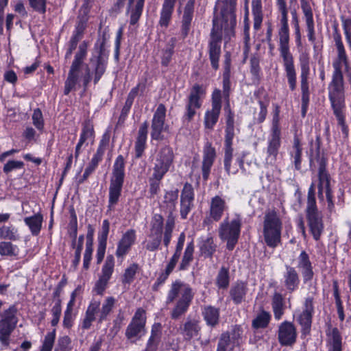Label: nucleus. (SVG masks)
I'll return each mask as SVG.
<instances>
[{
  "label": "nucleus",
  "mask_w": 351,
  "mask_h": 351,
  "mask_svg": "<svg viewBox=\"0 0 351 351\" xmlns=\"http://www.w3.org/2000/svg\"><path fill=\"white\" fill-rule=\"evenodd\" d=\"M332 38L337 49V56L332 62V80L328 87V98L337 120V125L341 130L343 138L346 139L348 137L349 130L345 121V87L343 69L348 73L350 72L351 67L337 25L334 26Z\"/></svg>",
  "instance_id": "1"
},
{
  "label": "nucleus",
  "mask_w": 351,
  "mask_h": 351,
  "mask_svg": "<svg viewBox=\"0 0 351 351\" xmlns=\"http://www.w3.org/2000/svg\"><path fill=\"white\" fill-rule=\"evenodd\" d=\"M237 0H223L221 10V24H219L218 16L213 19V28L208 41V55L212 67L215 70L219 69V61L221 56V44L222 31L224 32L226 43L234 36V28L237 24L235 9Z\"/></svg>",
  "instance_id": "2"
},
{
  "label": "nucleus",
  "mask_w": 351,
  "mask_h": 351,
  "mask_svg": "<svg viewBox=\"0 0 351 351\" xmlns=\"http://www.w3.org/2000/svg\"><path fill=\"white\" fill-rule=\"evenodd\" d=\"M276 6L280 13V27L278 29L280 55L283 60V66L289 88L294 90L296 88V71L293 57L289 49V29L288 25V10L285 0H276Z\"/></svg>",
  "instance_id": "3"
},
{
  "label": "nucleus",
  "mask_w": 351,
  "mask_h": 351,
  "mask_svg": "<svg viewBox=\"0 0 351 351\" xmlns=\"http://www.w3.org/2000/svg\"><path fill=\"white\" fill-rule=\"evenodd\" d=\"M194 295L195 293L189 284L181 280L172 282L166 298L167 304L176 301L170 312L171 319H178L188 311Z\"/></svg>",
  "instance_id": "4"
},
{
  "label": "nucleus",
  "mask_w": 351,
  "mask_h": 351,
  "mask_svg": "<svg viewBox=\"0 0 351 351\" xmlns=\"http://www.w3.org/2000/svg\"><path fill=\"white\" fill-rule=\"evenodd\" d=\"M116 300L112 296L105 298L101 306L99 300H92L85 313L84 318L82 322V328L88 330L90 328L92 323L97 320L99 324L108 319L114 306Z\"/></svg>",
  "instance_id": "5"
},
{
  "label": "nucleus",
  "mask_w": 351,
  "mask_h": 351,
  "mask_svg": "<svg viewBox=\"0 0 351 351\" xmlns=\"http://www.w3.org/2000/svg\"><path fill=\"white\" fill-rule=\"evenodd\" d=\"M125 178V160L122 155H119L112 167V176L109 186V199L108 211L114 210L119 201Z\"/></svg>",
  "instance_id": "6"
},
{
  "label": "nucleus",
  "mask_w": 351,
  "mask_h": 351,
  "mask_svg": "<svg viewBox=\"0 0 351 351\" xmlns=\"http://www.w3.org/2000/svg\"><path fill=\"white\" fill-rule=\"evenodd\" d=\"M306 215L310 232L315 241H319L324 231L322 215L318 210L315 199V186L312 183L308 191Z\"/></svg>",
  "instance_id": "7"
},
{
  "label": "nucleus",
  "mask_w": 351,
  "mask_h": 351,
  "mask_svg": "<svg viewBox=\"0 0 351 351\" xmlns=\"http://www.w3.org/2000/svg\"><path fill=\"white\" fill-rule=\"evenodd\" d=\"M282 222L275 210H268L263 218V234L265 243L276 248L281 243Z\"/></svg>",
  "instance_id": "8"
},
{
  "label": "nucleus",
  "mask_w": 351,
  "mask_h": 351,
  "mask_svg": "<svg viewBox=\"0 0 351 351\" xmlns=\"http://www.w3.org/2000/svg\"><path fill=\"white\" fill-rule=\"evenodd\" d=\"M178 193V189L166 191L162 201V209L167 214L163 237V245L165 247H168L170 244L173 230L175 228L176 217L173 213L176 209Z\"/></svg>",
  "instance_id": "9"
},
{
  "label": "nucleus",
  "mask_w": 351,
  "mask_h": 351,
  "mask_svg": "<svg viewBox=\"0 0 351 351\" xmlns=\"http://www.w3.org/2000/svg\"><path fill=\"white\" fill-rule=\"evenodd\" d=\"M315 142V153L312 154L310 159L311 165H315V163L318 165V197L320 200L324 199V192L326 193L327 190H331L330 176L326 169V158L324 154L320 152V143L321 138L319 136H317Z\"/></svg>",
  "instance_id": "10"
},
{
  "label": "nucleus",
  "mask_w": 351,
  "mask_h": 351,
  "mask_svg": "<svg viewBox=\"0 0 351 351\" xmlns=\"http://www.w3.org/2000/svg\"><path fill=\"white\" fill-rule=\"evenodd\" d=\"M241 226L242 217L239 214H235L230 221L226 218L220 223L219 237L222 241L227 242L226 247L228 250H232L237 243Z\"/></svg>",
  "instance_id": "11"
},
{
  "label": "nucleus",
  "mask_w": 351,
  "mask_h": 351,
  "mask_svg": "<svg viewBox=\"0 0 351 351\" xmlns=\"http://www.w3.org/2000/svg\"><path fill=\"white\" fill-rule=\"evenodd\" d=\"M18 309L15 305L0 313V343L2 348H8L10 343V336L16 327Z\"/></svg>",
  "instance_id": "12"
},
{
  "label": "nucleus",
  "mask_w": 351,
  "mask_h": 351,
  "mask_svg": "<svg viewBox=\"0 0 351 351\" xmlns=\"http://www.w3.org/2000/svg\"><path fill=\"white\" fill-rule=\"evenodd\" d=\"M87 48L88 44L86 41H83L78 47L64 82V94L65 95L74 90L78 82L81 67L87 55Z\"/></svg>",
  "instance_id": "13"
},
{
  "label": "nucleus",
  "mask_w": 351,
  "mask_h": 351,
  "mask_svg": "<svg viewBox=\"0 0 351 351\" xmlns=\"http://www.w3.org/2000/svg\"><path fill=\"white\" fill-rule=\"evenodd\" d=\"M174 154L168 145L161 147L154 158L153 177L162 179L165 175L173 167Z\"/></svg>",
  "instance_id": "14"
},
{
  "label": "nucleus",
  "mask_w": 351,
  "mask_h": 351,
  "mask_svg": "<svg viewBox=\"0 0 351 351\" xmlns=\"http://www.w3.org/2000/svg\"><path fill=\"white\" fill-rule=\"evenodd\" d=\"M300 66L301 69V91H302V115L304 117L306 113L309 98L308 75L310 74V57L308 53L302 52L299 56Z\"/></svg>",
  "instance_id": "15"
},
{
  "label": "nucleus",
  "mask_w": 351,
  "mask_h": 351,
  "mask_svg": "<svg viewBox=\"0 0 351 351\" xmlns=\"http://www.w3.org/2000/svg\"><path fill=\"white\" fill-rule=\"evenodd\" d=\"M205 95V90L202 86L195 84L193 86L187 97L185 112L182 117L183 121L185 122H191L197 110L199 109L202 104V99Z\"/></svg>",
  "instance_id": "16"
},
{
  "label": "nucleus",
  "mask_w": 351,
  "mask_h": 351,
  "mask_svg": "<svg viewBox=\"0 0 351 351\" xmlns=\"http://www.w3.org/2000/svg\"><path fill=\"white\" fill-rule=\"evenodd\" d=\"M145 311L139 308L125 330V337L130 340L140 339L145 333Z\"/></svg>",
  "instance_id": "17"
},
{
  "label": "nucleus",
  "mask_w": 351,
  "mask_h": 351,
  "mask_svg": "<svg viewBox=\"0 0 351 351\" xmlns=\"http://www.w3.org/2000/svg\"><path fill=\"white\" fill-rule=\"evenodd\" d=\"M313 313V298L308 297L303 304L302 311L299 313L297 317V321L301 326L302 336H306L310 334Z\"/></svg>",
  "instance_id": "18"
},
{
  "label": "nucleus",
  "mask_w": 351,
  "mask_h": 351,
  "mask_svg": "<svg viewBox=\"0 0 351 351\" xmlns=\"http://www.w3.org/2000/svg\"><path fill=\"white\" fill-rule=\"evenodd\" d=\"M166 107L163 104H160L152 118L151 125V137L154 140L161 141L164 138L162 134L167 125H165Z\"/></svg>",
  "instance_id": "19"
},
{
  "label": "nucleus",
  "mask_w": 351,
  "mask_h": 351,
  "mask_svg": "<svg viewBox=\"0 0 351 351\" xmlns=\"http://www.w3.org/2000/svg\"><path fill=\"white\" fill-rule=\"evenodd\" d=\"M221 108V92L215 89L212 94V108L205 113L204 125L206 128L213 130L217 123Z\"/></svg>",
  "instance_id": "20"
},
{
  "label": "nucleus",
  "mask_w": 351,
  "mask_h": 351,
  "mask_svg": "<svg viewBox=\"0 0 351 351\" xmlns=\"http://www.w3.org/2000/svg\"><path fill=\"white\" fill-rule=\"evenodd\" d=\"M114 256L112 255H108L102 266L99 279L95 285L94 291L97 294L103 295L114 272Z\"/></svg>",
  "instance_id": "21"
},
{
  "label": "nucleus",
  "mask_w": 351,
  "mask_h": 351,
  "mask_svg": "<svg viewBox=\"0 0 351 351\" xmlns=\"http://www.w3.org/2000/svg\"><path fill=\"white\" fill-rule=\"evenodd\" d=\"M297 331L295 326L289 322H283L278 327V339L282 346H292L296 341Z\"/></svg>",
  "instance_id": "22"
},
{
  "label": "nucleus",
  "mask_w": 351,
  "mask_h": 351,
  "mask_svg": "<svg viewBox=\"0 0 351 351\" xmlns=\"http://www.w3.org/2000/svg\"><path fill=\"white\" fill-rule=\"evenodd\" d=\"M194 190L192 185L186 182L180 195V216L183 219H186L189 213L194 206Z\"/></svg>",
  "instance_id": "23"
},
{
  "label": "nucleus",
  "mask_w": 351,
  "mask_h": 351,
  "mask_svg": "<svg viewBox=\"0 0 351 351\" xmlns=\"http://www.w3.org/2000/svg\"><path fill=\"white\" fill-rule=\"evenodd\" d=\"M90 64L93 70V82L96 84L106 72L108 64L107 58L103 55V45L100 46L99 53L90 58Z\"/></svg>",
  "instance_id": "24"
},
{
  "label": "nucleus",
  "mask_w": 351,
  "mask_h": 351,
  "mask_svg": "<svg viewBox=\"0 0 351 351\" xmlns=\"http://www.w3.org/2000/svg\"><path fill=\"white\" fill-rule=\"evenodd\" d=\"M90 64L93 70V82L96 84L106 72L108 64L107 58L103 55V45L100 46L99 53L90 58Z\"/></svg>",
  "instance_id": "25"
},
{
  "label": "nucleus",
  "mask_w": 351,
  "mask_h": 351,
  "mask_svg": "<svg viewBox=\"0 0 351 351\" xmlns=\"http://www.w3.org/2000/svg\"><path fill=\"white\" fill-rule=\"evenodd\" d=\"M216 158V151L211 143L207 141L203 149V158L202 165V177L204 180L208 179L211 167Z\"/></svg>",
  "instance_id": "26"
},
{
  "label": "nucleus",
  "mask_w": 351,
  "mask_h": 351,
  "mask_svg": "<svg viewBox=\"0 0 351 351\" xmlns=\"http://www.w3.org/2000/svg\"><path fill=\"white\" fill-rule=\"evenodd\" d=\"M301 9L304 15L308 40L315 43V32L314 27L313 13L311 5V0H300Z\"/></svg>",
  "instance_id": "27"
},
{
  "label": "nucleus",
  "mask_w": 351,
  "mask_h": 351,
  "mask_svg": "<svg viewBox=\"0 0 351 351\" xmlns=\"http://www.w3.org/2000/svg\"><path fill=\"white\" fill-rule=\"evenodd\" d=\"M195 3V0H188L184 8L180 28V35L183 39L188 36L191 29L194 14Z\"/></svg>",
  "instance_id": "28"
},
{
  "label": "nucleus",
  "mask_w": 351,
  "mask_h": 351,
  "mask_svg": "<svg viewBox=\"0 0 351 351\" xmlns=\"http://www.w3.org/2000/svg\"><path fill=\"white\" fill-rule=\"evenodd\" d=\"M281 134H271L268 139L267 147L266 165H274L277 160V156L281 145Z\"/></svg>",
  "instance_id": "29"
},
{
  "label": "nucleus",
  "mask_w": 351,
  "mask_h": 351,
  "mask_svg": "<svg viewBox=\"0 0 351 351\" xmlns=\"http://www.w3.org/2000/svg\"><path fill=\"white\" fill-rule=\"evenodd\" d=\"M136 231L133 229L127 230L118 243L116 256L123 258L130 251L136 241Z\"/></svg>",
  "instance_id": "30"
},
{
  "label": "nucleus",
  "mask_w": 351,
  "mask_h": 351,
  "mask_svg": "<svg viewBox=\"0 0 351 351\" xmlns=\"http://www.w3.org/2000/svg\"><path fill=\"white\" fill-rule=\"evenodd\" d=\"M247 292V283L238 280L232 285L229 294L233 303L236 305H239L245 301Z\"/></svg>",
  "instance_id": "31"
},
{
  "label": "nucleus",
  "mask_w": 351,
  "mask_h": 351,
  "mask_svg": "<svg viewBox=\"0 0 351 351\" xmlns=\"http://www.w3.org/2000/svg\"><path fill=\"white\" fill-rule=\"evenodd\" d=\"M95 138V131L93 123L90 120H86L82 124V132L79 141L75 147V158L77 160L81 153L82 145L88 140Z\"/></svg>",
  "instance_id": "32"
},
{
  "label": "nucleus",
  "mask_w": 351,
  "mask_h": 351,
  "mask_svg": "<svg viewBox=\"0 0 351 351\" xmlns=\"http://www.w3.org/2000/svg\"><path fill=\"white\" fill-rule=\"evenodd\" d=\"M148 126L147 121H145L138 129L134 144L135 158H141L144 154L146 148Z\"/></svg>",
  "instance_id": "33"
},
{
  "label": "nucleus",
  "mask_w": 351,
  "mask_h": 351,
  "mask_svg": "<svg viewBox=\"0 0 351 351\" xmlns=\"http://www.w3.org/2000/svg\"><path fill=\"white\" fill-rule=\"evenodd\" d=\"M298 267L301 271L304 282L313 279L314 273L312 263L308 254L305 251H302L298 258Z\"/></svg>",
  "instance_id": "34"
},
{
  "label": "nucleus",
  "mask_w": 351,
  "mask_h": 351,
  "mask_svg": "<svg viewBox=\"0 0 351 351\" xmlns=\"http://www.w3.org/2000/svg\"><path fill=\"white\" fill-rule=\"evenodd\" d=\"M283 274V282L287 290L291 293L298 288L300 284L299 275L295 269L289 265H285Z\"/></svg>",
  "instance_id": "35"
},
{
  "label": "nucleus",
  "mask_w": 351,
  "mask_h": 351,
  "mask_svg": "<svg viewBox=\"0 0 351 351\" xmlns=\"http://www.w3.org/2000/svg\"><path fill=\"white\" fill-rule=\"evenodd\" d=\"M110 138V132L107 130L102 135L96 152L93 154L89 164L97 168L99 163L102 160L104 153L108 146Z\"/></svg>",
  "instance_id": "36"
},
{
  "label": "nucleus",
  "mask_w": 351,
  "mask_h": 351,
  "mask_svg": "<svg viewBox=\"0 0 351 351\" xmlns=\"http://www.w3.org/2000/svg\"><path fill=\"white\" fill-rule=\"evenodd\" d=\"M202 315L207 326L214 328L219 323L220 310L219 308L211 305H206L202 307Z\"/></svg>",
  "instance_id": "37"
},
{
  "label": "nucleus",
  "mask_w": 351,
  "mask_h": 351,
  "mask_svg": "<svg viewBox=\"0 0 351 351\" xmlns=\"http://www.w3.org/2000/svg\"><path fill=\"white\" fill-rule=\"evenodd\" d=\"M227 206L226 202L219 196H215L211 199L210 204V217L215 221H219Z\"/></svg>",
  "instance_id": "38"
},
{
  "label": "nucleus",
  "mask_w": 351,
  "mask_h": 351,
  "mask_svg": "<svg viewBox=\"0 0 351 351\" xmlns=\"http://www.w3.org/2000/svg\"><path fill=\"white\" fill-rule=\"evenodd\" d=\"M180 332L186 339H191L198 335L200 327L198 321L188 318L186 321L180 326Z\"/></svg>",
  "instance_id": "39"
},
{
  "label": "nucleus",
  "mask_w": 351,
  "mask_h": 351,
  "mask_svg": "<svg viewBox=\"0 0 351 351\" xmlns=\"http://www.w3.org/2000/svg\"><path fill=\"white\" fill-rule=\"evenodd\" d=\"M176 2L171 0H164L160 12L159 25L167 28L171 21Z\"/></svg>",
  "instance_id": "40"
},
{
  "label": "nucleus",
  "mask_w": 351,
  "mask_h": 351,
  "mask_svg": "<svg viewBox=\"0 0 351 351\" xmlns=\"http://www.w3.org/2000/svg\"><path fill=\"white\" fill-rule=\"evenodd\" d=\"M326 335L329 351H342V338L339 330L337 328H333Z\"/></svg>",
  "instance_id": "41"
},
{
  "label": "nucleus",
  "mask_w": 351,
  "mask_h": 351,
  "mask_svg": "<svg viewBox=\"0 0 351 351\" xmlns=\"http://www.w3.org/2000/svg\"><path fill=\"white\" fill-rule=\"evenodd\" d=\"M43 221V217L40 213L24 219L25 223L29 227L32 234L34 236L39 234L42 228Z\"/></svg>",
  "instance_id": "42"
},
{
  "label": "nucleus",
  "mask_w": 351,
  "mask_h": 351,
  "mask_svg": "<svg viewBox=\"0 0 351 351\" xmlns=\"http://www.w3.org/2000/svg\"><path fill=\"white\" fill-rule=\"evenodd\" d=\"M199 247L200 254L202 256L205 258H212L213 254L217 251V245L215 243L213 238L212 237H209L202 241L199 243Z\"/></svg>",
  "instance_id": "43"
},
{
  "label": "nucleus",
  "mask_w": 351,
  "mask_h": 351,
  "mask_svg": "<svg viewBox=\"0 0 351 351\" xmlns=\"http://www.w3.org/2000/svg\"><path fill=\"white\" fill-rule=\"evenodd\" d=\"M252 12L254 19V28L258 30L261 26L263 19L261 0H252Z\"/></svg>",
  "instance_id": "44"
},
{
  "label": "nucleus",
  "mask_w": 351,
  "mask_h": 351,
  "mask_svg": "<svg viewBox=\"0 0 351 351\" xmlns=\"http://www.w3.org/2000/svg\"><path fill=\"white\" fill-rule=\"evenodd\" d=\"M252 12L254 19V28L258 30L261 26L263 19L261 0H252Z\"/></svg>",
  "instance_id": "45"
},
{
  "label": "nucleus",
  "mask_w": 351,
  "mask_h": 351,
  "mask_svg": "<svg viewBox=\"0 0 351 351\" xmlns=\"http://www.w3.org/2000/svg\"><path fill=\"white\" fill-rule=\"evenodd\" d=\"M271 306L276 319L280 320L284 314L285 302L282 294L275 293L272 298Z\"/></svg>",
  "instance_id": "46"
},
{
  "label": "nucleus",
  "mask_w": 351,
  "mask_h": 351,
  "mask_svg": "<svg viewBox=\"0 0 351 351\" xmlns=\"http://www.w3.org/2000/svg\"><path fill=\"white\" fill-rule=\"evenodd\" d=\"M195 245L193 241L189 243L184 250L183 256L179 265V270H186L193 260Z\"/></svg>",
  "instance_id": "47"
},
{
  "label": "nucleus",
  "mask_w": 351,
  "mask_h": 351,
  "mask_svg": "<svg viewBox=\"0 0 351 351\" xmlns=\"http://www.w3.org/2000/svg\"><path fill=\"white\" fill-rule=\"evenodd\" d=\"M161 336L160 324H154L152 326L151 335L147 343L145 351H156Z\"/></svg>",
  "instance_id": "48"
},
{
  "label": "nucleus",
  "mask_w": 351,
  "mask_h": 351,
  "mask_svg": "<svg viewBox=\"0 0 351 351\" xmlns=\"http://www.w3.org/2000/svg\"><path fill=\"white\" fill-rule=\"evenodd\" d=\"M243 330L241 326L234 325L232 327L230 332H226L223 334H228L230 337V345L239 346L243 343Z\"/></svg>",
  "instance_id": "49"
},
{
  "label": "nucleus",
  "mask_w": 351,
  "mask_h": 351,
  "mask_svg": "<svg viewBox=\"0 0 351 351\" xmlns=\"http://www.w3.org/2000/svg\"><path fill=\"white\" fill-rule=\"evenodd\" d=\"M302 147L300 145V142L298 138L295 137L293 139V145L292 151L290 154L293 159V162L295 165V168L297 170H300L301 169V162H302Z\"/></svg>",
  "instance_id": "50"
},
{
  "label": "nucleus",
  "mask_w": 351,
  "mask_h": 351,
  "mask_svg": "<svg viewBox=\"0 0 351 351\" xmlns=\"http://www.w3.org/2000/svg\"><path fill=\"white\" fill-rule=\"evenodd\" d=\"M165 226L162 216L155 214L151 221L149 233L164 236Z\"/></svg>",
  "instance_id": "51"
},
{
  "label": "nucleus",
  "mask_w": 351,
  "mask_h": 351,
  "mask_svg": "<svg viewBox=\"0 0 351 351\" xmlns=\"http://www.w3.org/2000/svg\"><path fill=\"white\" fill-rule=\"evenodd\" d=\"M0 238L15 241L20 239V235L18 229L14 226H3L0 227Z\"/></svg>",
  "instance_id": "52"
},
{
  "label": "nucleus",
  "mask_w": 351,
  "mask_h": 351,
  "mask_svg": "<svg viewBox=\"0 0 351 351\" xmlns=\"http://www.w3.org/2000/svg\"><path fill=\"white\" fill-rule=\"evenodd\" d=\"M176 38H171L168 42L167 47L162 50V54L161 58V64L162 66H167L170 63L172 56L174 53V47L176 44Z\"/></svg>",
  "instance_id": "53"
},
{
  "label": "nucleus",
  "mask_w": 351,
  "mask_h": 351,
  "mask_svg": "<svg viewBox=\"0 0 351 351\" xmlns=\"http://www.w3.org/2000/svg\"><path fill=\"white\" fill-rule=\"evenodd\" d=\"M163 237L158 234H148V239L143 242L145 248L149 252H154L158 250L161 244Z\"/></svg>",
  "instance_id": "54"
},
{
  "label": "nucleus",
  "mask_w": 351,
  "mask_h": 351,
  "mask_svg": "<svg viewBox=\"0 0 351 351\" xmlns=\"http://www.w3.org/2000/svg\"><path fill=\"white\" fill-rule=\"evenodd\" d=\"M19 254L17 245L12 244L10 241L0 242V255L6 256H16Z\"/></svg>",
  "instance_id": "55"
},
{
  "label": "nucleus",
  "mask_w": 351,
  "mask_h": 351,
  "mask_svg": "<svg viewBox=\"0 0 351 351\" xmlns=\"http://www.w3.org/2000/svg\"><path fill=\"white\" fill-rule=\"evenodd\" d=\"M144 2L145 1L137 0L134 8H132V6L130 8L128 7V12L130 10L131 12L130 20V25H135L138 21L142 14Z\"/></svg>",
  "instance_id": "56"
},
{
  "label": "nucleus",
  "mask_w": 351,
  "mask_h": 351,
  "mask_svg": "<svg viewBox=\"0 0 351 351\" xmlns=\"http://www.w3.org/2000/svg\"><path fill=\"white\" fill-rule=\"evenodd\" d=\"M230 65L228 60L226 61V66L223 73V96L228 99L230 90Z\"/></svg>",
  "instance_id": "57"
},
{
  "label": "nucleus",
  "mask_w": 351,
  "mask_h": 351,
  "mask_svg": "<svg viewBox=\"0 0 351 351\" xmlns=\"http://www.w3.org/2000/svg\"><path fill=\"white\" fill-rule=\"evenodd\" d=\"M233 151L224 152L223 165L224 169L228 176L235 175L239 169L237 167L232 165Z\"/></svg>",
  "instance_id": "58"
},
{
  "label": "nucleus",
  "mask_w": 351,
  "mask_h": 351,
  "mask_svg": "<svg viewBox=\"0 0 351 351\" xmlns=\"http://www.w3.org/2000/svg\"><path fill=\"white\" fill-rule=\"evenodd\" d=\"M230 282L228 269L222 267L217 276L216 285L219 289H226Z\"/></svg>",
  "instance_id": "59"
},
{
  "label": "nucleus",
  "mask_w": 351,
  "mask_h": 351,
  "mask_svg": "<svg viewBox=\"0 0 351 351\" xmlns=\"http://www.w3.org/2000/svg\"><path fill=\"white\" fill-rule=\"evenodd\" d=\"M138 269V265L136 263L130 265L125 269L124 274L122 276V283L125 285L131 284L134 280L135 276Z\"/></svg>",
  "instance_id": "60"
},
{
  "label": "nucleus",
  "mask_w": 351,
  "mask_h": 351,
  "mask_svg": "<svg viewBox=\"0 0 351 351\" xmlns=\"http://www.w3.org/2000/svg\"><path fill=\"white\" fill-rule=\"evenodd\" d=\"M185 234L184 232H182L178 239V241L176 245V249L174 254H173L172 257L170 258L169 262L176 265L178 263V261L180 257L184 244L185 242Z\"/></svg>",
  "instance_id": "61"
},
{
  "label": "nucleus",
  "mask_w": 351,
  "mask_h": 351,
  "mask_svg": "<svg viewBox=\"0 0 351 351\" xmlns=\"http://www.w3.org/2000/svg\"><path fill=\"white\" fill-rule=\"evenodd\" d=\"M271 319V315L268 312L262 311L252 321V326L255 328H265Z\"/></svg>",
  "instance_id": "62"
},
{
  "label": "nucleus",
  "mask_w": 351,
  "mask_h": 351,
  "mask_svg": "<svg viewBox=\"0 0 351 351\" xmlns=\"http://www.w3.org/2000/svg\"><path fill=\"white\" fill-rule=\"evenodd\" d=\"M110 230V223L108 220L105 219L102 223L101 230L98 235V245H107V239Z\"/></svg>",
  "instance_id": "63"
},
{
  "label": "nucleus",
  "mask_w": 351,
  "mask_h": 351,
  "mask_svg": "<svg viewBox=\"0 0 351 351\" xmlns=\"http://www.w3.org/2000/svg\"><path fill=\"white\" fill-rule=\"evenodd\" d=\"M56 337V330L52 332H48L43 343L42 349L40 351H51Z\"/></svg>",
  "instance_id": "64"
}]
</instances>
